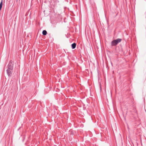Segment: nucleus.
I'll list each match as a JSON object with an SVG mask.
<instances>
[{
  "label": "nucleus",
  "mask_w": 146,
  "mask_h": 146,
  "mask_svg": "<svg viewBox=\"0 0 146 146\" xmlns=\"http://www.w3.org/2000/svg\"><path fill=\"white\" fill-rule=\"evenodd\" d=\"M13 62L12 60H10L7 66V69L6 71L7 74L9 77H11L13 72Z\"/></svg>",
  "instance_id": "nucleus-1"
},
{
  "label": "nucleus",
  "mask_w": 146,
  "mask_h": 146,
  "mask_svg": "<svg viewBox=\"0 0 146 146\" xmlns=\"http://www.w3.org/2000/svg\"><path fill=\"white\" fill-rule=\"evenodd\" d=\"M121 39L120 38H117L116 40H113L111 42V45L112 46L116 45L119 43L121 42Z\"/></svg>",
  "instance_id": "nucleus-2"
},
{
  "label": "nucleus",
  "mask_w": 146,
  "mask_h": 146,
  "mask_svg": "<svg viewBox=\"0 0 146 146\" xmlns=\"http://www.w3.org/2000/svg\"><path fill=\"white\" fill-rule=\"evenodd\" d=\"M72 47V49H74L75 48L76 46V43H74L71 45Z\"/></svg>",
  "instance_id": "nucleus-3"
},
{
  "label": "nucleus",
  "mask_w": 146,
  "mask_h": 146,
  "mask_svg": "<svg viewBox=\"0 0 146 146\" xmlns=\"http://www.w3.org/2000/svg\"><path fill=\"white\" fill-rule=\"evenodd\" d=\"M47 33V32L46 31L44 30L42 31V34L43 35H46Z\"/></svg>",
  "instance_id": "nucleus-4"
},
{
  "label": "nucleus",
  "mask_w": 146,
  "mask_h": 146,
  "mask_svg": "<svg viewBox=\"0 0 146 146\" xmlns=\"http://www.w3.org/2000/svg\"><path fill=\"white\" fill-rule=\"evenodd\" d=\"M2 2H3V0H2L1 1V2L0 4V10H1V8L2 7V5H3Z\"/></svg>",
  "instance_id": "nucleus-5"
}]
</instances>
